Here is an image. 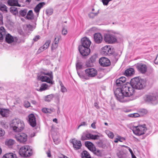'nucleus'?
<instances>
[{
  "mask_svg": "<svg viewBox=\"0 0 158 158\" xmlns=\"http://www.w3.org/2000/svg\"><path fill=\"white\" fill-rule=\"evenodd\" d=\"M146 81L143 79L135 77L131 79V83H127L122 88H118L114 91V94L118 100L124 102L132 100L133 98H129L135 92V89H141L146 85Z\"/></svg>",
  "mask_w": 158,
  "mask_h": 158,
  "instance_id": "1",
  "label": "nucleus"
},
{
  "mask_svg": "<svg viewBox=\"0 0 158 158\" xmlns=\"http://www.w3.org/2000/svg\"><path fill=\"white\" fill-rule=\"evenodd\" d=\"M11 128L15 132L22 131L24 127V124L23 121L17 118L13 119L10 124Z\"/></svg>",
  "mask_w": 158,
  "mask_h": 158,
  "instance_id": "2",
  "label": "nucleus"
},
{
  "mask_svg": "<svg viewBox=\"0 0 158 158\" xmlns=\"http://www.w3.org/2000/svg\"><path fill=\"white\" fill-rule=\"evenodd\" d=\"M37 78L38 80L46 82L51 84H53L52 81L53 76L52 73L51 71H41L40 74H38Z\"/></svg>",
  "mask_w": 158,
  "mask_h": 158,
  "instance_id": "3",
  "label": "nucleus"
},
{
  "mask_svg": "<svg viewBox=\"0 0 158 158\" xmlns=\"http://www.w3.org/2000/svg\"><path fill=\"white\" fill-rule=\"evenodd\" d=\"M158 95L156 92L151 93L145 95L143 97L144 101L147 103H151L153 104L158 103L157 100Z\"/></svg>",
  "mask_w": 158,
  "mask_h": 158,
  "instance_id": "4",
  "label": "nucleus"
},
{
  "mask_svg": "<svg viewBox=\"0 0 158 158\" xmlns=\"http://www.w3.org/2000/svg\"><path fill=\"white\" fill-rule=\"evenodd\" d=\"M131 129L133 133L137 135L140 136L145 134L147 128L145 124L132 127Z\"/></svg>",
  "mask_w": 158,
  "mask_h": 158,
  "instance_id": "5",
  "label": "nucleus"
},
{
  "mask_svg": "<svg viewBox=\"0 0 158 158\" xmlns=\"http://www.w3.org/2000/svg\"><path fill=\"white\" fill-rule=\"evenodd\" d=\"M19 153L22 156L27 157L30 156L32 153V152L31 149L29 146L24 145L20 148Z\"/></svg>",
  "mask_w": 158,
  "mask_h": 158,
  "instance_id": "6",
  "label": "nucleus"
},
{
  "mask_svg": "<svg viewBox=\"0 0 158 158\" xmlns=\"http://www.w3.org/2000/svg\"><path fill=\"white\" fill-rule=\"evenodd\" d=\"M15 138L19 142L24 144L27 141V136L24 133H21L16 135Z\"/></svg>",
  "mask_w": 158,
  "mask_h": 158,
  "instance_id": "7",
  "label": "nucleus"
},
{
  "mask_svg": "<svg viewBox=\"0 0 158 158\" xmlns=\"http://www.w3.org/2000/svg\"><path fill=\"white\" fill-rule=\"evenodd\" d=\"M104 39L106 43L109 44H113L117 41L115 37L110 33L104 34Z\"/></svg>",
  "mask_w": 158,
  "mask_h": 158,
  "instance_id": "8",
  "label": "nucleus"
},
{
  "mask_svg": "<svg viewBox=\"0 0 158 158\" xmlns=\"http://www.w3.org/2000/svg\"><path fill=\"white\" fill-rule=\"evenodd\" d=\"M99 136L98 135H93L89 133L84 132L81 137V139L82 140H88L90 139H97Z\"/></svg>",
  "mask_w": 158,
  "mask_h": 158,
  "instance_id": "9",
  "label": "nucleus"
},
{
  "mask_svg": "<svg viewBox=\"0 0 158 158\" xmlns=\"http://www.w3.org/2000/svg\"><path fill=\"white\" fill-rule=\"evenodd\" d=\"M79 50L81 55L83 56H86L88 55L90 51L89 48L81 46H79Z\"/></svg>",
  "mask_w": 158,
  "mask_h": 158,
  "instance_id": "10",
  "label": "nucleus"
},
{
  "mask_svg": "<svg viewBox=\"0 0 158 158\" xmlns=\"http://www.w3.org/2000/svg\"><path fill=\"white\" fill-rule=\"evenodd\" d=\"M85 72L86 75L89 77H94L97 74V70L93 68L86 69L85 70Z\"/></svg>",
  "mask_w": 158,
  "mask_h": 158,
  "instance_id": "11",
  "label": "nucleus"
},
{
  "mask_svg": "<svg viewBox=\"0 0 158 158\" xmlns=\"http://www.w3.org/2000/svg\"><path fill=\"white\" fill-rule=\"evenodd\" d=\"M99 63L100 65L103 67H107L110 64V60L108 58L102 57L100 59Z\"/></svg>",
  "mask_w": 158,
  "mask_h": 158,
  "instance_id": "12",
  "label": "nucleus"
},
{
  "mask_svg": "<svg viewBox=\"0 0 158 158\" xmlns=\"http://www.w3.org/2000/svg\"><path fill=\"white\" fill-rule=\"evenodd\" d=\"M136 68L138 71L142 73H145L147 70V66L146 64L140 63L136 65Z\"/></svg>",
  "mask_w": 158,
  "mask_h": 158,
  "instance_id": "13",
  "label": "nucleus"
},
{
  "mask_svg": "<svg viewBox=\"0 0 158 158\" xmlns=\"http://www.w3.org/2000/svg\"><path fill=\"white\" fill-rule=\"evenodd\" d=\"M81 45L79 46H84L89 48L91 44V42L89 38L85 37L82 38L81 40Z\"/></svg>",
  "mask_w": 158,
  "mask_h": 158,
  "instance_id": "14",
  "label": "nucleus"
},
{
  "mask_svg": "<svg viewBox=\"0 0 158 158\" xmlns=\"http://www.w3.org/2000/svg\"><path fill=\"white\" fill-rule=\"evenodd\" d=\"M17 40V37H14L9 34H7L6 35L5 40L6 43L10 44L14 41Z\"/></svg>",
  "mask_w": 158,
  "mask_h": 158,
  "instance_id": "15",
  "label": "nucleus"
},
{
  "mask_svg": "<svg viewBox=\"0 0 158 158\" xmlns=\"http://www.w3.org/2000/svg\"><path fill=\"white\" fill-rule=\"evenodd\" d=\"M94 39L96 43L100 44L102 41L103 37L100 33H96L94 35Z\"/></svg>",
  "mask_w": 158,
  "mask_h": 158,
  "instance_id": "16",
  "label": "nucleus"
},
{
  "mask_svg": "<svg viewBox=\"0 0 158 158\" xmlns=\"http://www.w3.org/2000/svg\"><path fill=\"white\" fill-rule=\"evenodd\" d=\"M28 118L30 125L32 127H35L36 124L35 116L33 114H31L29 115Z\"/></svg>",
  "mask_w": 158,
  "mask_h": 158,
  "instance_id": "17",
  "label": "nucleus"
},
{
  "mask_svg": "<svg viewBox=\"0 0 158 158\" xmlns=\"http://www.w3.org/2000/svg\"><path fill=\"white\" fill-rule=\"evenodd\" d=\"M45 4V2H41L37 4L34 8V11L37 16L39 15L40 9L43 7Z\"/></svg>",
  "mask_w": 158,
  "mask_h": 158,
  "instance_id": "18",
  "label": "nucleus"
},
{
  "mask_svg": "<svg viewBox=\"0 0 158 158\" xmlns=\"http://www.w3.org/2000/svg\"><path fill=\"white\" fill-rule=\"evenodd\" d=\"M102 51L105 55H107L109 54H111V48L110 45H106L102 48Z\"/></svg>",
  "mask_w": 158,
  "mask_h": 158,
  "instance_id": "19",
  "label": "nucleus"
},
{
  "mask_svg": "<svg viewBox=\"0 0 158 158\" xmlns=\"http://www.w3.org/2000/svg\"><path fill=\"white\" fill-rule=\"evenodd\" d=\"M72 143L73 145V148L76 150L80 149L81 146V141L75 139H72Z\"/></svg>",
  "mask_w": 158,
  "mask_h": 158,
  "instance_id": "20",
  "label": "nucleus"
},
{
  "mask_svg": "<svg viewBox=\"0 0 158 158\" xmlns=\"http://www.w3.org/2000/svg\"><path fill=\"white\" fill-rule=\"evenodd\" d=\"M51 42L50 40L47 41L45 44L39 48L38 51V52L40 53L47 49L49 47Z\"/></svg>",
  "mask_w": 158,
  "mask_h": 158,
  "instance_id": "21",
  "label": "nucleus"
},
{
  "mask_svg": "<svg viewBox=\"0 0 158 158\" xmlns=\"http://www.w3.org/2000/svg\"><path fill=\"white\" fill-rule=\"evenodd\" d=\"M10 110L9 109L0 108V114L3 117H7L9 114Z\"/></svg>",
  "mask_w": 158,
  "mask_h": 158,
  "instance_id": "22",
  "label": "nucleus"
},
{
  "mask_svg": "<svg viewBox=\"0 0 158 158\" xmlns=\"http://www.w3.org/2000/svg\"><path fill=\"white\" fill-rule=\"evenodd\" d=\"M7 3L10 6H20L18 1L16 0H9L7 1Z\"/></svg>",
  "mask_w": 158,
  "mask_h": 158,
  "instance_id": "23",
  "label": "nucleus"
},
{
  "mask_svg": "<svg viewBox=\"0 0 158 158\" xmlns=\"http://www.w3.org/2000/svg\"><path fill=\"white\" fill-rule=\"evenodd\" d=\"M134 73V69L133 68H130L126 70L125 74L127 76H131L133 75Z\"/></svg>",
  "mask_w": 158,
  "mask_h": 158,
  "instance_id": "24",
  "label": "nucleus"
},
{
  "mask_svg": "<svg viewBox=\"0 0 158 158\" xmlns=\"http://www.w3.org/2000/svg\"><path fill=\"white\" fill-rule=\"evenodd\" d=\"M3 158H17L15 154L12 153H8L3 156Z\"/></svg>",
  "mask_w": 158,
  "mask_h": 158,
  "instance_id": "25",
  "label": "nucleus"
},
{
  "mask_svg": "<svg viewBox=\"0 0 158 158\" xmlns=\"http://www.w3.org/2000/svg\"><path fill=\"white\" fill-rule=\"evenodd\" d=\"M15 143V140L12 139H7L6 141V144L10 148Z\"/></svg>",
  "mask_w": 158,
  "mask_h": 158,
  "instance_id": "26",
  "label": "nucleus"
},
{
  "mask_svg": "<svg viewBox=\"0 0 158 158\" xmlns=\"http://www.w3.org/2000/svg\"><path fill=\"white\" fill-rule=\"evenodd\" d=\"M5 34V29L3 27H1L0 28V40L3 39V36Z\"/></svg>",
  "mask_w": 158,
  "mask_h": 158,
  "instance_id": "27",
  "label": "nucleus"
},
{
  "mask_svg": "<svg viewBox=\"0 0 158 158\" xmlns=\"http://www.w3.org/2000/svg\"><path fill=\"white\" fill-rule=\"evenodd\" d=\"M48 85L44 83L41 85L39 89L37 90L40 91H42L48 89Z\"/></svg>",
  "mask_w": 158,
  "mask_h": 158,
  "instance_id": "28",
  "label": "nucleus"
},
{
  "mask_svg": "<svg viewBox=\"0 0 158 158\" xmlns=\"http://www.w3.org/2000/svg\"><path fill=\"white\" fill-rule=\"evenodd\" d=\"M42 110L43 112L45 113H51L55 111L54 109L53 108L50 109L43 108Z\"/></svg>",
  "mask_w": 158,
  "mask_h": 158,
  "instance_id": "29",
  "label": "nucleus"
},
{
  "mask_svg": "<svg viewBox=\"0 0 158 158\" xmlns=\"http://www.w3.org/2000/svg\"><path fill=\"white\" fill-rule=\"evenodd\" d=\"M54 96V95L52 94L48 95L45 97L44 100L46 102H50L52 100Z\"/></svg>",
  "mask_w": 158,
  "mask_h": 158,
  "instance_id": "30",
  "label": "nucleus"
},
{
  "mask_svg": "<svg viewBox=\"0 0 158 158\" xmlns=\"http://www.w3.org/2000/svg\"><path fill=\"white\" fill-rule=\"evenodd\" d=\"M26 18L28 19H32L34 18V15L32 10H30L27 14Z\"/></svg>",
  "mask_w": 158,
  "mask_h": 158,
  "instance_id": "31",
  "label": "nucleus"
},
{
  "mask_svg": "<svg viewBox=\"0 0 158 158\" xmlns=\"http://www.w3.org/2000/svg\"><path fill=\"white\" fill-rule=\"evenodd\" d=\"M123 83L122 82V81H121V80L119 79H117L116 81V84L117 86H120L119 87H118L116 88V89L118 88H122V86L123 85H124L125 84H123ZM115 89L114 91L116 90Z\"/></svg>",
  "mask_w": 158,
  "mask_h": 158,
  "instance_id": "32",
  "label": "nucleus"
},
{
  "mask_svg": "<svg viewBox=\"0 0 158 158\" xmlns=\"http://www.w3.org/2000/svg\"><path fill=\"white\" fill-rule=\"evenodd\" d=\"M82 158H90L89 153L86 151H83L81 154Z\"/></svg>",
  "mask_w": 158,
  "mask_h": 158,
  "instance_id": "33",
  "label": "nucleus"
},
{
  "mask_svg": "<svg viewBox=\"0 0 158 158\" xmlns=\"http://www.w3.org/2000/svg\"><path fill=\"white\" fill-rule=\"evenodd\" d=\"M7 6L5 4L2 3L0 6V10L2 11L7 12Z\"/></svg>",
  "mask_w": 158,
  "mask_h": 158,
  "instance_id": "34",
  "label": "nucleus"
},
{
  "mask_svg": "<svg viewBox=\"0 0 158 158\" xmlns=\"http://www.w3.org/2000/svg\"><path fill=\"white\" fill-rule=\"evenodd\" d=\"M93 152L95 154L98 156H101V152L100 150L98 149H97L96 148H95V149L94 150Z\"/></svg>",
  "mask_w": 158,
  "mask_h": 158,
  "instance_id": "35",
  "label": "nucleus"
},
{
  "mask_svg": "<svg viewBox=\"0 0 158 158\" xmlns=\"http://www.w3.org/2000/svg\"><path fill=\"white\" fill-rule=\"evenodd\" d=\"M125 140V139L124 138L120 136H119L114 140V142L115 143H118V141L122 142L123 140Z\"/></svg>",
  "mask_w": 158,
  "mask_h": 158,
  "instance_id": "36",
  "label": "nucleus"
},
{
  "mask_svg": "<svg viewBox=\"0 0 158 158\" xmlns=\"http://www.w3.org/2000/svg\"><path fill=\"white\" fill-rule=\"evenodd\" d=\"M97 55L96 54L93 55L90 58V60L92 63L94 62L97 58Z\"/></svg>",
  "mask_w": 158,
  "mask_h": 158,
  "instance_id": "37",
  "label": "nucleus"
},
{
  "mask_svg": "<svg viewBox=\"0 0 158 158\" xmlns=\"http://www.w3.org/2000/svg\"><path fill=\"white\" fill-rule=\"evenodd\" d=\"M98 13V10L97 13L91 12L89 14V16L90 18H93L95 16L97 15Z\"/></svg>",
  "mask_w": 158,
  "mask_h": 158,
  "instance_id": "38",
  "label": "nucleus"
},
{
  "mask_svg": "<svg viewBox=\"0 0 158 158\" xmlns=\"http://www.w3.org/2000/svg\"><path fill=\"white\" fill-rule=\"evenodd\" d=\"M60 38V35H58L56 36L55 37V40L54 41V43H55L56 44H58L59 40Z\"/></svg>",
  "mask_w": 158,
  "mask_h": 158,
  "instance_id": "39",
  "label": "nucleus"
},
{
  "mask_svg": "<svg viewBox=\"0 0 158 158\" xmlns=\"http://www.w3.org/2000/svg\"><path fill=\"white\" fill-rule=\"evenodd\" d=\"M77 73L80 77L82 78L87 79V77L86 76L83 75L82 73L79 72V71H77Z\"/></svg>",
  "mask_w": 158,
  "mask_h": 158,
  "instance_id": "40",
  "label": "nucleus"
},
{
  "mask_svg": "<svg viewBox=\"0 0 158 158\" xmlns=\"http://www.w3.org/2000/svg\"><path fill=\"white\" fill-rule=\"evenodd\" d=\"M61 88L60 89L61 91L63 93H64L67 92V89L61 83L60 84Z\"/></svg>",
  "mask_w": 158,
  "mask_h": 158,
  "instance_id": "41",
  "label": "nucleus"
},
{
  "mask_svg": "<svg viewBox=\"0 0 158 158\" xmlns=\"http://www.w3.org/2000/svg\"><path fill=\"white\" fill-rule=\"evenodd\" d=\"M112 0H102V2L104 6H107L109 2Z\"/></svg>",
  "mask_w": 158,
  "mask_h": 158,
  "instance_id": "42",
  "label": "nucleus"
},
{
  "mask_svg": "<svg viewBox=\"0 0 158 158\" xmlns=\"http://www.w3.org/2000/svg\"><path fill=\"white\" fill-rule=\"evenodd\" d=\"M106 134L110 138H113L114 136V135L112 132L108 131L106 132Z\"/></svg>",
  "mask_w": 158,
  "mask_h": 158,
  "instance_id": "43",
  "label": "nucleus"
},
{
  "mask_svg": "<svg viewBox=\"0 0 158 158\" xmlns=\"http://www.w3.org/2000/svg\"><path fill=\"white\" fill-rule=\"evenodd\" d=\"M82 65L80 63H77L76 64V68L77 70L78 71V69H82Z\"/></svg>",
  "mask_w": 158,
  "mask_h": 158,
  "instance_id": "44",
  "label": "nucleus"
},
{
  "mask_svg": "<svg viewBox=\"0 0 158 158\" xmlns=\"http://www.w3.org/2000/svg\"><path fill=\"white\" fill-rule=\"evenodd\" d=\"M1 125L2 127L5 128H7L8 127V123L4 121L1 122Z\"/></svg>",
  "mask_w": 158,
  "mask_h": 158,
  "instance_id": "45",
  "label": "nucleus"
},
{
  "mask_svg": "<svg viewBox=\"0 0 158 158\" xmlns=\"http://www.w3.org/2000/svg\"><path fill=\"white\" fill-rule=\"evenodd\" d=\"M140 113L142 115H143L147 113L148 111L146 109H143L140 110Z\"/></svg>",
  "mask_w": 158,
  "mask_h": 158,
  "instance_id": "46",
  "label": "nucleus"
},
{
  "mask_svg": "<svg viewBox=\"0 0 158 158\" xmlns=\"http://www.w3.org/2000/svg\"><path fill=\"white\" fill-rule=\"evenodd\" d=\"M27 13V10H21L20 11V15L22 16H25Z\"/></svg>",
  "mask_w": 158,
  "mask_h": 158,
  "instance_id": "47",
  "label": "nucleus"
},
{
  "mask_svg": "<svg viewBox=\"0 0 158 158\" xmlns=\"http://www.w3.org/2000/svg\"><path fill=\"white\" fill-rule=\"evenodd\" d=\"M10 10L11 12L16 14L17 12V8L15 7H11L10 8Z\"/></svg>",
  "mask_w": 158,
  "mask_h": 158,
  "instance_id": "48",
  "label": "nucleus"
},
{
  "mask_svg": "<svg viewBox=\"0 0 158 158\" xmlns=\"http://www.w3.org/2000/svg\"><path fill=\"white\" fill-rule=\"evenodd\" d=\"M46 13L48 15H51L53 13V10L51 9H48L46 10Z\"/></svg>",
  "mask_w": 158,
  "mask_h": 158,
  "instance_id": "49",
  "label": "nucleus"
},
{
  "mask_svg": "<svg viewBox=\"0 0 158 158\" xmlns=\"http://www.w3.org/2000/svg\"><path fill=\"white\" fill-rule=\"evenodd\" d=\"M26 27V30H28V31H32L33 30V27L30 24L27 25Z\"/></svg>",
  "mask_w": 158,
  "mask_h": 158,
  "instance_id": "50",
  "label": "nucleus"
},
{
  "mask_svg": "<svg viewBox=\"0 0 158 158\" xmlns=\"http://www.w3.org/2000/svg\"><path fill=\"white\" fill-rule=\"evenodd\" d=\"M128 116L131 117H138L139 116V115L137 113H135L133 114H130Z\"/></svg>",
  "mask_w": 158,
  "mask_h": 158,
  "instance_id": "51",
  "label": "nucleus"
},
{
  "mask_svg": "<svg viewBox=\"0 0 158 158\" xmlns=\"http://www.w3.org/2000/svg\"><path fill=\"white\" fill-rule=\"evenodd\" d=\"M58 46L57 44H56L55 43H53L51 47V50L52 51L55 50Z\"/></svg>",
  "mask_w": 158,
  "mask_h": 158,
  "instance_id": "52",
  "label": "nucleus"
},
{
  "mask_svg": "<svg viewBox=\"0 0 158 158\" xmlns=\"http://www.w3.org/2000/svg\"><path fill=\"white\" fill-rule=\"evenodd\" d=\"M93 144L92 143L89 141H86L85 143V145L87 148H88L89 147H90L91 146H92Z\"/></svg>",
  "mask_w": 158,
  "mask_h": 158,
  "instance_id": "53",
  "label": "nucleus"
},
{
  "mask_svg": "<svg viewBox=\"0 0 158 158\" xmlns=\"http://www.w3.org/2000/svg\"><path fill=\"white\" fill-rule=\"evenodd\" d=\"M24 106L26 107H28L30 106V103L27 101H25L24 102Z\"/></svg>",
  "mask_w": 158,
  "mask_h": 158,
  "instance_id": "54",
  "label": "nucleus"
},
{
  "mask_svg": "<svg viewBox=\"0 0 158 158\" xmlns=\"http://www.w3.org/2000/svg\"><path fill=\"white\" fill-rule=\"evenodd\" d=\"M90 151L93 152L95 149V147L94 146L93 144H92V146H91L90 147H89L88 148Z\"/></svg>",
  "mask_w": 158,
  "mask_h": 158,
  "instance_id": "55",
  "label": "nucleus"
},
{
  "mask_svg": "<svg viewBox=\"0 0 158 158\" xmlns=\"http://www.w3.org/2000/svg\"><path fill=\"white\" fill-rule=\"evenodd\" d=\"M3 17L2 15L0 13V26L3 24Z\"/></svg>",
  "mask_w": 158,
  "mask_h": 158,
  "instance_id": "56",
  "label": "nucleus"
},
{
  "mask_svg": "<svg viewBox=\"0 0 158 158\" xmlns=\"http://www.w3.org/2000/svg\"><path fill=\"white\" fill-rule=\"evenodd\" d=\"M5 132L1 128H0V137L4 135Z\"/></svg>",
  "mask_w": 158,
  "mask_h": 158,
  "instance_id": "57",
  "label": "nucleus"
},
{
  "mask_svg": "<svg viewBox=\"0 0 158 158\" xmlns=\"http://www.w3.org/2000/svg\"><path fill=\"white\" fill-rule=\"evenodd\" d=\"M40 36L39 35L36 36L33 39V40L34 41H36L40 39Z\"/></svg>",
  "mask_w": 158,
  "mask_h": 158,
  "instance_id": "58",
  "label": "nucleus"
},
{
  "mask_svg": "<svg viewBox=\"0 0 158 158\" xmlns=\"http://www.w3.org/2000/svg\"><path fill=\"white\" fill-rule=\"evenodd\" d=\"M62 33L63 35H66L67 33V30L65 28H63L62 30Z\"/></svg>",
  "mask_w": 158,
  "mask_h": 158,
  "instance_id": "59",
  "label": "nucleus"
},
{
  "mask_svg": "<svg viewBox=\"0 0 158 158\" xmlns=\"http://www.w3.org/2000/svg\"><path fill=\"white\" fill-rule=\"evenodd\" d=\"M119 78L122 81V82H123V83L126 81V78L124 77H121Z\"/></svg>",
  "mask_w": 158,
  "mask_h": 158,
  "instance_id": "60",
  "label": "nucleus"
},
{
  "mask_svg": "<svg viewBox=\"0 0 158 158\" xmlns=\"http://www.w3.org/2000/svg\"><path fill=\"white\" fill-rule=\"evenodd\" d=\"M96 123V122H94L93 123L91 124V127L94 129H95L96 128V126H95V124Z\"/></svg>",
  "mask_w": 158,
  "mask_h": 158,
  "instance_id": "61",
  "label": "nucleus"
},
{
  "mask_svg": "<svg viewBox=\"0 0 158 158\" xmlns=\"http://www.w3.org/2000/svg\"><path fill=\"white\" fill-rule=\"evenodd\" d=\"M154 62L156 64H158V54L157 55L156 59L154 60Z\"/></svg>",
  "mask_w": 158,
  "mask_h": 158,
  "instance_id": "62",
  "label": "nucleus"
},
{
  "mask_svg": "<svg viewBox=\"0 0 158 158\" xmlns=\"http://www.w3.org/2000/svg\"><path fill=\"white\" fill-rule=\"evenodd\" d=\"M94 106L97 109H99L100 108L99 107L98 105V103L96 102L94 103Z\"/></svg>",
  "mask_w": 158,
  "mask_h": 158,
  "instance_id": "63",
  "label": "nucleus"
},
{
  "mask_svg": "<svg viewBox=\"0 0 158 158\" xmlns=\"http://www.w3.org/2000/svg\"><path fill=\"white\" fill-rule=\"evenodd\" d=\"M59 157L60 158H69L67 156L63 155H61Z\"/></svg>",
  "mask_w": 158,
  "mask_h": 158,
  "instance_id": "64",
  "label": "nucleus"
}]
</instances>
